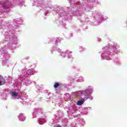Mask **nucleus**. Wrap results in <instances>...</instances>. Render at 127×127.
Here are the masks:
<instances>
[{
  "label": "nucleus",
  "instance_id": "423d86ee",
  "mask_svg": "<svg viewBox=\"0 0 127 127\" xmlns=\"http://www.w3.org/2000/svg\"><path fill=\"white\" fill-rule=\"evenodd\" d=\"M80 101H81V102H83V103H84L85 102V99L82 98Z\"/></svg>",
  "mask_w": 127,
  "mask_h": 127
},
{
  "label": "nucleus",
  "instance_id": "20e7f679",
  "mask_svg": "<svg viewBox=\"0 0 127 127\" xmlns=\"http://www.w3.org/2000/svg\"><path fill=\"white\" fill-rule=\"evenodd\" d=\"M2 7H3V8H6V9L9 8V7L5 4H3Z\"/></svg>",
  "mask_w": 127,
  "mask_h": 127
},
{
  "label": "nucleus",
  "instance_id": "f03ea898",
  "mask_svg": "<svg viewBox=\"0 0 127 127\" xmlns=\"http://www.w3.org/2000/svg\"><path fill=\"white\" fill-rule=\"evenodd\" d=\"M59 86H60V83H59V82H55V84L54 85V87L56 89L59 87Z\"/></svg>",
  "mask_w": 127,
  "mask_h": 127
},
{
  "label": "nucleus",
  "instance_id": "0eeeda50",
  "mask_svg": "<svg viewBox=\"0 0 127 127\" xmlns=\"http://www.w3.org/2000/svg\"><path fill=\"white\" fill-rule=\"evenodd\" d=\"M2 85H3L1 81H0V86H1Z\"/></svg>",
  "mask_w": 127,
  "mask_h": 127
},
{
  "label": "nucleus",
  "instance_id": "7ed1b4c3",
  "mask_svg": "<svg viewBox=\"0 0 127 127\" xmlns=\"http://www.w3.org/2000/svg\"><path fill=\"white\" fill-rule=\"evenodd\" d=\"M83 103H84L83 102V101L79 100L77 102V105H78V106H81V105H83Z\"/></svg>",
  "mask_w": 127,
  "mask_h": 127
},
{
  "label": "nucleus",
  "instance_id": "f257e3e1",
  "mask_svg": "<svg viewBox=\"0 0 127 127\" xmlns=\"http://www.w3.org/2000/svg\"><path fill=\"white\" fill-rule=\"evenodd\" d=\"M0 81L3 85L5 84V79H4L2 76H0Z\"/></svg>",
  "mask_w": 127,
  "mask_h": 127
},
{
  "label": "nucleus",
  "instance_id": "39448f33",
  "mask_svg": "<svg viewBox=\"0 0 127 127\" xmlns=\"http://www.w3.org/2000/svg\"><path fill=\"white\" fill-rule=\"evenodd\" d=\"M12 97H17V93L12 92Z\"/></svg>",
  "mask_w": 127,
  "mask_h": 127
}]
</instances>
